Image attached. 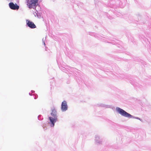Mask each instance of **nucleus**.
Masks as SVG:
<instances>
[{
  "instance_id": "1",
  "label": "nucleus",
  "mask_w": 151,
  "mask_h": 151,
  "mask_svg": "<svg viewBox=\"0 0 151 151\" xmlns=\"http://www.w3.org/2000/svg\"><path fill=\"white\" fill-rule=\"evenodd\" d=\"M51 115L52 116L49 117V119L51 123V126L53 127L54 126L55 123L58 119L57 111L54 108L52 109V112L51 113Z\"/></svg>"
},
{
  "instance_id": "2",
  "label": "nucleus",
  "mask_w": 151,
  "mask_h": 151,
  "mask_svg": "<svg viewBox=\"0 0 151 151\" xmlns=\"http://www.w3.org/2000/svg\"><path fill=\"white\" fill-rule=\"evenodd\" d=\"M38 0H27V5L31 9H35L38 5Z\"/></svg>"
},
{
  "instance_id": "3",
  "label": "nucleus",
  "mask_w": 151,
  "mask_h": 151,
  "mask_svg": "<svg viewBox=\"0 0 151 151\" xmlns=\"http://www.w3.org/2000/svg\"><path fill=\"white\" fill-rule=\"evenodd\" d=\"M117 111L122 115L129 118H132V116L130 114L127 113L123 109L119 108H116Z\"/></svg>"
},
{
  "instance_id": "4",
  "label": "nucleus",
  "mask_w": 151,
  "mask_h": 151,
  "mask_svg": "<svg viewBox=\"0 0 151 151\" xmlns=\"http://www.w3.org/2000/svg\"><path fill=\"white\" fill-rule=\"evenodd\" d=\"M9 6L10 8L12 9L13 10H18L19 6L17 5V4H14L13 2H10L9 4Z\"/></svg>"
},
{
  "instance_id": "5",
  "label": "nucleus",
  "mask_w": 151,
  "mask_h": 151,
  "mask_svg": "<svg viewBox=\"0 0 151 151\" xmlns=\"http://www.w3.org/2000/svg\"><path fill=\"white\" fill-rule=\"evenodd\" d=\"M26 22L28 26L30 28H35L36 27V26L32 22L27 20L26 21Z\"/></svg>"
},
{
  "instance_id": "6",
  "label": "nucleus",
  "mask_w": 151,
  "mask_h": 151,
  "mask_svg": "<svg viewBox=\"0 0 151 151\" xmlns=\"http://www.w3.org/2000/svg\"><path fill=\"white\" fill-rule=\"evenodd\" d=\"M68 107L66 101H63L62 103L61 109L63 111H65L67 109Z\"/></svg>"
}]
</instances>
